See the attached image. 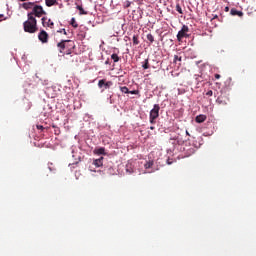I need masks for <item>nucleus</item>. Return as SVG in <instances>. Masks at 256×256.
I'll use <instances>...</instances> for the list:
<instances>
[{"mask_svg": "<svg viewBox=\"0 0 256 256\" xmlns=\"http://www.w3.org/2000/svg\"><path fill=\"white\" fill-rule=\"evenodd\" d=\"M27 17V21L23 23L25 33H37V31H39L37 19L31 14H28Z\"/></svg>", "mask_w": 256, "mask_h": 256, "instance_id": "nucleus-1", "label": "nucleus"}, {"mask_svg": "<svg viewBox=\"0 0 256 256\" xmlns=\"http://www.w3.org/2000/svg\"><path fill=\"white\" fill-rule=\"evenodd\" d=\"M159 111H161V107L159 104H155L153 109L150 111L149 121L151 125H155L157 123V119L159 118Z\"/></svg>", "mask_w": 256, "mask_h": 256, "instance_id": "nucleus-2", "label": "nucleus"}, {"mask_svg": "<svg viewBox=\"0 0 256 256\" xmlns=\"http://www.w3.org/2000/svg\"><path fill=\"white\" fill-rule=\"evenodd\" d=\"M28 15H32V17H43V15H47V12H45L43 6L34 5L32 12L28 13Z\"/></svg>", "mask_w": 256, "mask_h": 256, "instance_id": "nucleus-3", "label": "nucleus"}, {"mask_svg": "<svg viewBox=\"0 0 256 256\" xmlns=\"http://www.w3.org/2000/svg\"><path fill=\"white\" fill-rule=\"evenodd\" d=\"M187 33H189V26L183 25L181 30L177 34V40L182 41L183 39H185V37H189Z\"/></svg>", "mask_w": 256, "mask_h": 256, "instance_id": "nucleus-4", "label": "nucleus"}, {"mask_svg": "<svg viewBox=\"0 0 256 256\" xmlns=\"http://www.w3.org/2000/svg\"><path fill=\"white\" fill-rule=\"evenodd\" d=\"M112 86H113L112 81H107L105 79H102V80H99L98 82L99 89H103V87H105V89H110Z\"/></svg>", "mask_w": 256, "mask_h": 256, "instance_id": "nucleus-5", "label": "nucleus"}, {"mask_svg": "<svg viewBox=\"0 0 256 256\" xmlns=\"http://www.w3.org/2000/svg\"><path fill=\"white\" fill-rule=\"evenodd\" d=\"M216 103L218 105H227V103H229V96L225 95V94H221L217 99H216Z\"/></svg>", "mask_w": 256, "mask_h": 256, "instance_id": "nucleus-6", "label": "nucleus"}, {"mask_svg": "<svg viewBox=\"0 0 256 256\" xmlns=\"http://www.w3.org/2000/svg\"><path fill=\"white\" fill-rule=\"evenodd\" d=\"M67 43H73L71 40H62L57 44V47L59 49V53H63L65 49L67 48Z\"/></svg>", "mask_w": 256, "mask_h": 256, "instance_id": "nucleus-7", "label": "nucleus"}, {"mask_svg": "<svg viewBox=\"0 0 256 256\" xmlns=\"http://www.w3.org/2000/svg\"><path fill=\"white\" fill-rule=\"evenodd\" d=\"M38 39L41 43H47L49 41V34L45 30H42L38 35Z\"/></svg>", "mask_w": 256, "mask_h": 256, "instance_id": "nucleus-8", "label": "nucleus"}, {"mask_svg": "<svg viewBox=\"0 0 256 256\" xmlns=\"http://www.w3.org/2000/svg\"><path fill=\"white\" fill-rule=\"evenodd\" d=\"M41 21L43 27H49L50 29H53L55 27V23H53L51 19H47V17H42Z\"/></svg>", "mask_w": 256, "mask_h": 256, "instance_id": "nucleus-9", "label": "nucleus"}, {"mask_svg": "<svg viewBox=\"0 0 256 256\" xmlns=\"http://www.w3.org/2000/svg\"><path fill=\"white\" fill-rule=\"evenodd\" d=\"M195 121H196V123H204V121H207V116L200 114V115L196 116Z\"/></svg>", "mask_w": 256, "mask_h": 256, "instance_id": "nucleus-10", "label": "nucleus"}, {"mask_svg": "<svg viewBox=\"0 0 256 256\" xmlns=\"http://www.w3.org/2000/svg\"><path fill=\"white\" fill-rule=\"evenodd\" d=\"M94 153H95V155H107V153H105L104 147L95 148Z\"/></svg>", "mask_w": 256, "mask_h": 256, "instance_id": "nucleus-11", "label": "nucleus"}, {"mask_svg": "<svg viewBox=\"0 0 256 256\" xmlns=\"http://www.w3.org/2000/svg\"><path fill=\"white\" fill-rule=\"evenodd\" d=\"M230 14L233 15V16L238 15V17H243V12L238 11V10L235 9V8H232V9L230 10Z\"/></svg>", "mask_w": 256, "mask_h": 256, "instance_id": "nucleus-12", "label": "nucleus"}, {"mask_svg": "<svg viewBox=\"0 0 256 256\" xmlns=\"http://www.w3.org/2000/svg\"><path fill=\"white\" fill-rule=\"evenodd\" d=\"M94 165L96 167H101L103 165V157H100L99 159L94 160Z\"/></svg>", "mask_w": 256, "mask_h": 256, "instance_id": "nucleus-13", "label": "nucleus"}, {"mask_svg": "<svg viewBox=\"0 0 256 256\" xmlns=\"http://www.w3.org/2000/svg\"><path fill=\"white\" fill-rule=\"evenodd\" d=\"M33 5H35V3H32V2H26V3H23L22 4V7L24 9H31L33 7Z\"/></svg>", "mask_w": 256, "mask_h": 256, "instance_id": "nucleus-14", "label": "nucleus"}, {"mask_svg": "<svg viewBox=\"0 0 256 256\" xmlns=\"http://www.w3.org/2000/svg\"><path fill=\"white\" fill-rule=\"evenodd\" d=\"M57 3V0H45V4L47 7H53Z\"/></svg>", "mask_w": 256, "mask_h": 256, "instance_id": "nucleus-15", "label": "nucleus"}, {"mask_svg": "<svg viewBox=\"0 0 256 256\" xmlns=\"http://www.w3.org/2000/svg\"><path fill=\"white\" fill-rule=\"evenodd\" d=\"M111 59L114 61V63H119V61L121 60L119 55H117L115 53L111 55Z\"/></svg>", "mask_w": 256, "mask_h": 256, "instance_id": "nucleus-16", "label": "nucleus"}, {"mask_svg": "<svg viewBox=\"0 0 256 256\" xmlns=\"http://www.w3.org/2000/svg\"><path fill=\"white\" fill-rule=\"evenodd\" d=\"M76 9H78L79 15H87V12L83 9V6H77Z\"/></svg>", "mask_w": 256, "mask_h": 256, "instance_id": "nucleus-17", "label": "nucleus"}, {"mask_svg": "<svg viewBox=\"0 0 256 256\" xmlns=\"http://www.w3.org/2000/svg\"><path fill=\"white\" fill-rule=\"evenodd\" d=\"M146 38L148 39V41L150 43H154L155 42V37L153 36V34H147Z\"/></svg>", "mask_w": 256, "mask_h": 256, "instance_id": "nucleus-18", "label": "nucleus"}, {"mask_svg": "<svg viewBox=\"0 0 256 256\" xmlns=\"http://www.w3.org/2000/svg\"><path fill=\"white\" fill-rule=\"evenodd\" d=\"M70 25H72L74 29H77V27H79V24H77V21L75 20V18L71 19Z\"/></svg>", "mask_w": 256, "mask_h": 256, "instance_id": "nucleus-19", "label": "nucleus"}, {"mask_svg": "<svg viewBox=\"0 0 256 256\" xmlns=\"http://www.w3.org/2000/svg\"><path fill=\"white\" fill-rule=\"evenodd\" d=\"M132 41L133 45H139V36L134 35Z\"/></svg>", "mask_w": 256, "mask_h": 256, "instance_id": "nucleus-20", "label": "nucleus"}, {"mask_svg": "<svg viewBox=\"0 0 256 256\" xmlns=\"http://www.w3.org/2000/svg\"><path fill=\"white\" fill-rule=\"evenodd\" d=\"M145 169H151L153 167V161H148L144 164Z\"/></svg>", "mask_w": 256, "mask_h": 256, "instance_id": "nucleus-21", "label": "nucleus"}, {"mask_svg": "<svg viewBox=\"0 0 256 256\" xmlns=\"http://www.w3.org/2000/svg\"><path fill=\"white\" fill-rule=\"evenodd\" d=\"M120 91L125 94H129V88L127 86L120 87Z\"/></svg>", "mask_w": 256, "mask_h": 256, "instance_id": "nucleus-22", "label": "nucleus"}, {"mask_svg": "<svg viewBox=\"0 0 256 256\" xmlns=\"http://www.w3.org/2000/svg\"><path fill=\"white\" fill-rule=\"evenodd\" d=\"M176 11L180 13V15H183V9L181 8L180 4H176Z\"/></svg>", "mask_w": 256, "mask_h": 256, "instance_id": "nucleus-23", "label": "nucleus"}, {"mask_svg": "<svg viewBox=\"0 0 256 256\" xmlns=\"http://www.w3.org/2000/svg\"><path fill=\"white\" fill-rule=\"evenodd\" d=\"M143 69H149V59H146L144 64L142 65Z\"/></svg>", "mask_w": 256, "mask_h": 256, "instance_id": "nucleus-24", "label": "nucleus"}, {"mask_svg": "<svg viewBox=\"0 0 256 256\" xmlns=\"http://www.w3.org/2000/svg\"><path fill=\"white\" fill-rule=\"evenodd\" d=\"M129 93L131 95H139V90H132V91H129Z\"/></svg>", "mask_w": 256, "mask_h": 256, "instance_id": "nucleus-25", "label": "nucleus"}, {"mask_svg": "<svg viewBox=\"0 0 256 256\" xmlns=\"http://www.w3.org/2000/svg\"><path fill=\"white\" fill-rule=\"evenodd\" d=\"M177 61H182V58L175 55L174 56V63H177Z\"/></svg>", "mask_w": 256, "mask_h": 256, "instance_id": "nucleus-26", "label": "nucleus"}, {"mask_svg": "<svg viewBox=\"0 0 256 256\" xmlns=\"http://www.w3.org/2000/svg\"><path fill=\"white\" fill-rule=\"evenodd\" d=\"M206 95H207L208 97H213V90H209V91L206 93Z\"/></svg>", "mask_w": 256, "mask_h": 256, "instance_id": "nucleus-27", "label": "nucleus"}, {"mask_svg": "<svg viewBox=\"0 0 256 256\" xmlns=\"http://www.w3.org/2000/svg\"><path fill=\"white\" fill-rule=\"evenodd\" d=\"M36 129L43 131V129H45V128L43 127V125H36Z\"/></svg>", "mask_w": 256, "mask_h": 256, "instance_id": "nucleus-28", "label": "nucleus"}, {"mask_svg": "<svg viewBox=\"0 0 256 256\" xmlns=\"http://www.w3.org/2000/svg\"><path fill=\"white\" fill-rule=\"evenodd\" d=\"M58 33H63L64 35H67V31L65 29L58 31Z\"/></svg>", "mask_w": 256, "mask_h": 256, "instance_id": "nucleus-29", "label": "nucleus"}, {"mask_svg": "<svg viewBox=\"0 0 256 256\" xmlns=\"http://www.w3.org/2000/svg\"><path fill=\"white\" fill-rule=\"evenodd\" d=\"M214 77H215V79H221V75L220 74H215Z\"/></svg>", "mask_w": 256, "mask_h": 256, "instance_id": "nucleus-30", "label": "nucleus"}, {"mask_svg": "<svg viewBox=\"0 0 256 256\" xmlns=\"http://www.w3.org/2000/svg\"><path fill=\"white\" fill-rule=\"evenodd\" d=\"M5 17V15L0 14V21H3V18Z\"/></svg>", "mask_w": 256, "mask_h": 256, "instance_id": "nucleus-31", "label": "nucleus"}, {"mask_svg": "<svg viewBox=\"0 0 256 256\" xmlns=\"http://www.w3.org/2000/svg\"><path fill=\"white\" fill-rule=\"evenodd\" d=\"M125 7H131V3L130 2H127Z\"/></svg>", "mask_w": 256, "mask_h": 256, "instance_id": "nucleus-32", "label": "nucleus"}, {"mask_svg": "<svg viewBox=\"0 0 256 256\" xmlns=\"http://www.w3.org/2000/svg\"><path fill=\"white\" fill-rule=\"evenodd\" d=\"M225 11H226V12L229 11V7H225Z\"/></svg>", "mask_w": 256, "mask_h": 256, "instance_id": "nucleus-33", "label": "nucleus"}, {"mask_svg": "<svg viewBox=\"0 0 256 256\" xmlns=\"http://www.w3.org/2000/svg\"><path fill=\"white\" fill-rule=\"evenodd\" d=\"M105 64H106V65H109V60H107V61L105 62Z\"/></svg>", "mask_w": 256, "mask_h": 256, "instance_id": "nucleus-34", "label": "nucleus"}, {"mask_svg": "<svg viewBox=\"0 0 256 256\" xmlns=\"http://www.w3.org/2000/svg\"><path fill=\"white\" fill-rule=\"evenodd\" d=\"M150 129L153 131V129H155V127L152 126V127H150Z\"/></svg>", "mask_w": 256, "mask_h": 256, "instance_id": "nucleus-35", "label": "nucleus"}, {"mask_svg": "<svg viewBox=\"0 0 256 256\" xmlns=\"http://www.w3.org/2000/svg\"><path fill=\"white\" fill-rule=\"evenodd\" d=\"M213 19H217V15H215V16L213 17Z\"/></svg>", "mask_w": 256, "mask_h": 256, "instance_id": "nucleus-36", "label": "nucleus"}, {"mask_svg": "<svg viewBox=\"0 0 256 256\" xmlns=\"http://www.w3.org/2000/svg\"><path fill=\"white\" fill-rule=\"evenodd\" d=\"M186 135H189V131H186Z\"/></svg>", "mask_w": 256, "mask_h": 256, "instance_id": "nucleus-37", "label": "nucleus"}, {"mask_svg": "<svg viewBox=\"0 0 256 256\" xmlns=\"http://www.w3.org/2000/svg\"><path fill=\"white\" fill-rule=\"evenodd\" d=\"M171 139L175 141L177 138H171Z\"/></svg>", "mask_w": 256, "mask_h": 256, "instance_id": "nucleus-38", "label": "nucleus"}]
</instances>
